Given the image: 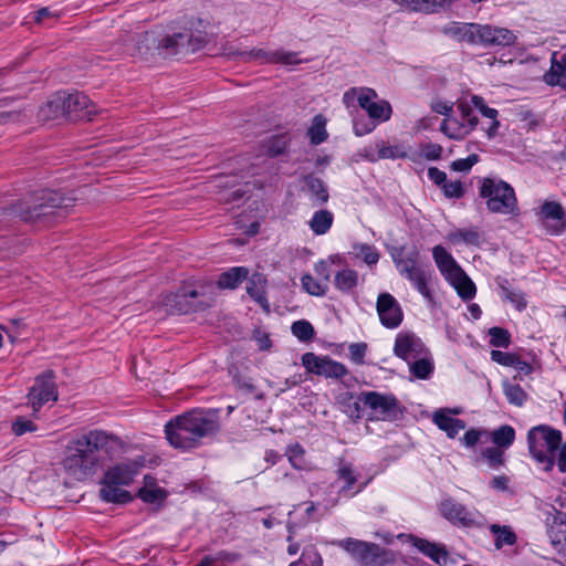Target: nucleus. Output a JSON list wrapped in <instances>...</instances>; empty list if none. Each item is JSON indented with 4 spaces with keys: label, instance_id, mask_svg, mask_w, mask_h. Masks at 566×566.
Listing matches in <instances>:
<instances>
[{
    "label": "nucleus",
    "instance_id": "obj_64",
    "mask_svg": "<svg viewBox=\"0 0 566 566\" xmlns=\"http://www.w3.org/2000/svg\"><path fill=\"white\" fill-rule=\"evenodd\" d=\"M482 434H484V431L478 430V429H470L468 430L461 441L465 447H474L481 439Z\"/></svg>",
    "mask_w": 566,
    "mask_h": 566
},
{
    "label": "nucleus",
    "instance_id": "obj_9",
    "mask_svg": "<svg viewBox=\"0 0 566 566\" xmlns=\"http://www.w3.org/2000/svg\"><path fill=\"white\" fill-rule=\"evenodd\" d=\"M360 405L370 408L377 419L385 421H392L398 419L402 413L397 398L392 395H382L377 391H366L359 394L357 401L354 403L356 411V418H360L359 409Z\"/></svg>",
    "mask_w": 566,
    "mask_h": 566
},
{
    "label": "nucleus",
    "instance_id": "obj_62",
    "mask_svg": "<svg viewBox=\"0 0 566 566\" xmlns=\"http://www.w3.org/2000/svg\"><path fill=\"white\" fill-rule=\"evenodd\" d=\"M360 254L363 255V260L368 264H376L379 260L378 252L370 245L363 244L359 248Z\"/></svg>",
    "mask_w": 566,
    "mask_h": 566
},
{
    "label": "nucleus",
    "instance_id": "obj_29",
    "mask_svg": "<svg viewBox=\"0 0 566 566\" xmlns=\"http://www.w3.org/2000/svg\"><path fill=\"white\" fill-rule=\"evenodd\" d=\"M135 52L143 56L157 54L158 34L155 32H144L134 36Z\"/></svg>",
    "mask_w": 566,
    "mask_h": 566
},
{
    "label": "nucleus",
    "instance_id": "obj_46",
    "mask_svg": "<svg viewBox=\"0 0 566 566\" xmlns=\"http://www.w3.org/2000/svg\"><path fill=\"white\" fill-rule=\"evenodd\" d=\"M482 458L491 469H499L504 464V451L496 447H490L482 451Z\"/></svg>",
    "mask_w": 566,
    "mask_h": 566
},
{
    "label": "nucleus",
    "instance_id": "obj_23",
    "mask_svg": "<svg viewBox=\"0 0 566 566\" xmlns=\"http://www.w3.org/2000/svg\"><path fill=\"white\" fill-rule=\"evenodd\" d=\"M138 496L145 503L160 505L166 500L167 492L157 485L155 478L145 475L144 486L139 489Z\"/></svg>",
    "mask_w": 566,
    "mask_h": 566
},
{
    "label": "nucleus",
    "instance_id": "obj_36",
    "mask_svg": "<svg viewBox=\"0 0 566 566\" xmlns=\"http://www.w3.org/2000/svg\"><path fill=\"white\" fill-rule=\"evenodd\" d=\"M555 56L556 53L553 54L551 70L544 75V80L548 85H558L566 90V66L557 63Z\"/></svg>",
    "mask_w": 566,
    "mask_h": 566
},
{
    "label": "nucleus",
    "instance_id": "obj_49",
    "mask_svg": "<svg viewBox=\"0 0 566 566\" xmlns=\"http://www.w3.org/2000/svg\"><path fill=\"white\" fill-rule=\"evenodd\" d=\"M480 233L476 229H462L453 232L450 235V239L453 242L463 241L468 244L479 245L480 244Z\"/></svg>",
    "mask_w": 566,
    "mask_h": 566
},
{
    "label": "nucleus",
    "instance_id": "obj_38",
    "mask_svg": "<svg viewBox=\"0 0 566 566\" xmlns=\"http://www.w3.org/2000/svg\"><path fill=\"white\" fill-rule=\"evenodd\" d=\"M335 286L342 292H349L358 284V274L352 269H344L336 273Z\"/></svg>",
    "mask_w": 566,
    "mask_h": 566
},
{
    "label": "nucleus",
    "instance_id": "obj_20",
    "mask_svg": "<svg viewBox=\"0 0 566 566\" xmlns=\"http://www.w3.org/2000/svg\"><path fill=\"white\" fill-rule=\"evenodd\" d=\"M400 273L406 275L426 297L431 298V292L428 287V275L424 270L418 268L413 260H403L398 263Z\"/></svg>",
    "mask_w": 566,
    "mask_h": 566
},
{
    "label": "nucleus",
    "instance_id": "obj_53",
    "mask_svg": "<svg viewBox=\"0 0 566 566\" xmlns=\"http://www.w3.org/2000/svg\"><path fill=\"white\" fill-rule=\"evenodd\" d=\"M441 188L444 196L448 198H461L464 195V189L460 180H447Z\"/></svg>",
    "mask_w": 566,
    "mask_h": 566
},
{
    "label": "nucleus",
    "instance_id": "obj_37",
    "mask_svg": "<svg viewBox=\"0 0 566 566\" xmlns=\"http://www.w3.org/2000/svg\"><path fill=\"white\" fill-rule=\"evenodd\" d=\"M490 531L496 535L494 543L496 549H501L504 545L512 546L516 543V535L510 526L492 524Z\"/></svg>",
    "mask_w": 566,
    "mask_h": 566
},
{
    "label": "nucleus",
    "instance_id": "obj_48",
    "mask_svg": "<svg viewBox=\"0 0 566 566\" xmlns=\"http://www.w3.org/2000/svg\"><path fill=\"white\" fill-rule=\"evenodd\" d=\"M410 371L415 377L426 379L433 371V365L430 359L419 357L410 365Z\"/></svg>",
    "mask_w": 566,
    "mask_h": 566
},
{
    "label": "nucleus",
    "instance_id": "obj_26",
    "mask_svg": "<svg viewBox=\"0 0 566 566\" xmlns=\"http://www.w3.org/2000/svg\"><path fill=\"white\" fill-rule=\"evenodd\" d=\"M99 497L105 502L123 504L132 500L129 492L120 489L122 484H113L102 479Z\"/></svg>",
    "mask_w": 566,
    "mask_h": 566
},
{
    "label": "nucleus",
    "instance_id": "obj_28",
    "mask_svg": "<svg viewBox=\"0 0 566 566\" xmlns=\"http://www.w3.org/2000/svg\"><path fill=\"white\" fill-rule=\"evenodd\" d=\"M548 537L560 556L562 563L566 566V523H554L548 531Z\"/></svg>",
    "mask_w": 566,
    "mask_h": 566
},
{
    "label": "nucleus",
    "instance_id": "obj_60",
    "mask_svg": "<svg viewBox=\"0 0 566 566\" xmlns=\"http://www.w3.org/2000/svg\"><path fill=\"white\" fill-rule=\"evenodd\" d=\"M367 345L365 343H355L349 346V354L353 361L361 364L366 355Z\"/></svg>",
    "mask_w": 566,
    "mask_h": 566
},
{
    "label": "nucleus",
    "instance_id": "obj_8",
    "mask_svg": "<svg viewBox=\"0 0 566 566\" xmlns=\"http://www.w3.org/2000/svg\"><path fill=\"white\" fill-rule=\"evenodd\" d=\"M480 196L486 199V207L493 213L517 214L518 212L514 189L505 181L484 178Z\"/></svg>",
    "mask_w": 566,
    "mask_h": 566
},
{
    "label": "nucleus",
    "instance_id": "obj_25",
    "mask_svg": "<svg viewBox=\"0 0 566 566\" xmlns=\"http://www.w3.org/2000/svg\"><path fill=\"white\" fill-rule=\"evenodd\" d=\"M433 259L442 272V274L448 280L450 276H454V273L461 270V268L455 263L452 255L441 245H437L432 250Z\"/></svg>",
    "mask_w": 566,
    "mask_h": 566
},
{
    "label": "nucleus",
    "instance_id": "obj_41",
    "mask_svg": "<svg viewBox=\"0 0 566 566\" xmlns=\"http://www.w3.org/2000/svg\"><path fill=\"white\" fill-rule=\"evenodd\" d=\"M336 475L338 480H343L345 482L343 490H350L357 482V474L353 464L346 462L344 459H340L338 462Z\"/></svg>",
    "mask_w": 566,
    "mask_h": 566
},
{
    "label": "nucleus",
    "instance_id": "obj_39",
    "mask_svg": "<svg viewBox=\"0 0 566 566\" xmlns=\"http://www.w3.org/2000/svg\"><path fill=\"white\" fill-rule=\"evenodd\" d=\"M266 280L262 274H253L247 285L248 294L259 303L266 301L265 298Z\"/></svg>",
    "mask_w": 566,
    "mask_h": 566
},
{
    "label": "nucleus",
    "instance_id": "obj_13",
    "mask_svg": "<svg viewBox=\"0 0 566 566\" xmlns=\"http://www.w3.org/2000/svg\"><path fill=\"white\" fill-rule=\"evenodd\" d=\"M357 92L359 93L357 98L358 104L368 113L370 118L384 120L389 119L391 113L390 105L387 102L376 103L374 99L377 97V94L371 88H352L344 94V101L348 103Z\"/></svg>",
    "mask_w": 566,
    "mask_h": 566
},
{
    "label": "nucleus",
    "instance_id": "obj_3",
    "mask_svg": "<svg viewBox=\"0 0 566 566\" xmlns=\"http://www.w3.org/2000/svg\"><path fill=\"white\" fill-rule=\"evenodd\" d=\"M97 113L96 106L85 94L61 91L51 95L40 107L38 117L42 122H91Z\"/></svg>",
    "mask_w": 566,
    "mask_h": 566
},
{
    "label": "nucleus",
    "instance_id": "obj_27",
    "mask_svg": "<svg viewBox=\"0 0 566 566\" xmlns=\"http://www.w3.org/2000/svg\"><path fill=\"white\" fill-rule=\"evenodd\" d=\"M454 276H450L448 281L457 290L459 296L465 301L474 297L476 289L471 279L461 269Z\"/></svg>",
    "mask_w": 566,
    "mask_h": 566
},
{
    "label": "nucleus",
    "instance_id": "obj_32",
    "mask_svg": "<svg viewBox=\"0 0 566 566\" xmlns=\"http://www.w3.org/2000/svg\"><path fill=\"white\" fill-rule=\"evenodd\" d=\"M304 184L306 189L311 193L312 198L316 200L319 205H323L328 201V191L324 182L319 178L313 175H308L304 178Z\"/></svg>",
    "mask_w": 566,
    "mask_h": 566
},
{
    "label": "nucleus",
    "instance_id": "obj_44",
    "mask_svg": "<svg viewBox=\"0 0 566 566\" xmlns=\"http://www.w3.org/2000/svg\"><path fill=\"white\" fill-rule=\"evenodd\" d=\"M503 389L509 402L512 405L521 407L527 399V394L518 385L504 381Z\"/></svg>",
    "mask_w": 566,
    "mask_h": 566
},
{
    "label": "nucleus",
    "instance_id": "obj_42",
    "mask_svg": "<svg viewBox=\"0 0 566 566\" xmlns=\"http://www.w3.org/2000/svg\"><path fill=\"white\" fill-rule=\"evenodd\" d=\"M515 439V431L511 426L504 424L492 433V441L496 448H509Z\"/></svg>",
    "mask_w": 566,
    "mask_h": 566
},
{
    "label": "nucleus",
    "instance_id": "obj_22",
    "mask_svg": "<svg viewBox=\"0 0 566 566\" xmlns=\"http://www.w3.org/2000/svg\"><path fill=\"white\" fill-rule=\"evenodd\" d=\"M409 541L413 547L434 563L439 565L447 564L449 553L443 545L413 535H410Z\"/></svg>",
    "mask_w": 566,
    "mask_h": 566
},
{
    "label": "nucleus",
    "instance_id": "obj_56",
    "mask_svg": "<svg viewBox=\"0 0 566 566\" xmlns=\"http://www.w3.org/2000/svg\"><path fill=\"white\" fill-rule=\"evenodd\" d=\"M380 158L396 159L407 157V153L400 146H381L378 149Z\"/></svg>",
    "mask_w": 566,
    "mask_h": 566
},
{
    "label": "nucleus",
    "instance_id": "obj_17",
    "mask_svg": "<svg viewBox=\"0 0 566 566\" xmlns=\"http://www.w3.org/2000/svg\"><path fill=\"white\" fill-rule=\"evenodd\" d=\"M394 353L397 357L409 360L421 357L427 353L422 340L411 332L399 333L395 340Z\"/></svg>",
    "mask_w": 566,
    "mask_h": 566
},
{
    "label": "nucleus",
    "instance_id": "obj_52",
    "mask_svg": "<svg viewBox=\"0 0 566 566\" xmlns=\"http://www.w3.org/2000/svg\"><path fill=\"white\" fill-rule=\"evenodd\" d=\"M12 432L15 436H22L27 432H34L36 431L38 427L35 423L24 417H18L11 426Z\"/></svg>",
    "mask_w": 566,
    "mask_h": 566
},
{
    "label": "nucleus",
    "instance_id": "obj_45",
    "mask_svg": "<svg viewBox=\"0 0 566 566\" xmlns=\"http://www.w3.org/2000/svg\"><path fill=\"white\" fill-rule=\"evenodd\" d=\"M490 335V344L493 347H504L507 348L511 344V334L507 329L502 327H491L489 329Z\"/></svg>",
    "mask_w": 566,
    "mask_h": 566
},
{
    "label": "nucleus",
    "instance_id": "obj_2",
    "mask_svg": "<svg viewBox=\"0 0 566 566\" xmlns=\"http://www.w3.org/2000/svg\"><path fill=\"white\" fill-rule=\"evenodd\" d=\"M220 431V420L216 412L191 410L175 417L165 426L168 442L175 449L192 450Z\"/></svg>",
    "mask_w": 566,
    "mask_h": 566
},
{
    "label": "nucleus",
    "instance_id": "obj_63",
    "mask_svg": "<svg viewBox=\"0 0 566 566\" xmlns=\"http://www.w3.org/2000/svg\"><path fill=\"white\" fill-rule=\"evenodd\" d=\"M25 117V114L22 109H13L9 112H0V125L7 123H15L20 122Z\"/></svg>",
    "mask_w": 566,
    "mask_h": 566
},
{
    "label": "nucleus",
    "instance_id": "obj_59",
    "mask_svg": "<svg viewBox=\"0 0 566 566\" xmlns=\"http://www.w3.org/2000/svg\"><path fill=\"white\" fill-rule=\"evenodd\" d=\"M289 460L295 468H302L304 449L300 444H294L287 450Z\"/></svg>",
    "mask_w": 566,
    "mask_h": 566
},
{
    "label": "nucleus",
    "instance_id": "obj_43",
    "mask_svg": "<svg viewBox=\"0 0 566 566\" xmlns=\"http://www.w3.org/2000/svg\"><path fill=\"white\" fill-rule=\"evenodd\" d=\"M457 33L460 35L462 41H465L470 44H482L481 39V24L478 23H467L462 27L458 28Z\"/></svg>",
    "mask_w": 566,
    "mask_h": 566
},
{
    "label": "nucleus",
    "instance_id": "obj_14",
    "mask_svg": "<svg viewBox=\"0 0 566 566\" xmlns=\"http://www.w3.org/2000/svg\"><path fill=\"white\" fill-rule=\"evenodd\" d=\"M537 216L548 234L559 235L566 230V212L559 202L544 201Z\"/></svg>",
    "mask_w": 566,
    "mask_h": 566
},
{
    "label": "nucleus",
    "instance_id": "obj_5",
    "mask_svg": "<svg viewBox=\"0 0 566 566\" xmlns=\"http://www.w3.org/2000/svg\"><path fill=\"white\" fill-rule=\"evenodd\" d=\"M74 199L54 190H41L23 200L17 207L19 217L31 223L52 224L72 206Z\"/></svg>",
    "mask_w": 566,
    "mask_h": 566
},
{
    "label": "nucleus",
    "instance_id": "obj_24",
    "mask_svg": "<svg viewBox=\"0 0 566 566\" xmlns=\"http://www.w3.org/2000/svg\"><path fill=\"white\" fill-rule=\"evenodd\" d=\"M433 422L437 427L444 431L451 439L465 428V422L458 418H452L446 410H439L433 413Z\"/></svg>",
    "mask_w": 566,
    "mask_h": 566
},
{
    "label": "nucleus",
    "instance_id": "obj_40",
    "mask_svg": "<svg viewBox=\"0 0 566 566\" xmlns=\"http://www.w3.org/2000/svg\"><path fill=\"white\" fill-rule=\"evenodd\" d=\"M326 119L323 115H316L313 118L312 125L308 128V136L313 145H318L327 138V132L325 129Z\"/></svg>",
    "mask_w": 566,
    "mask_h": 566
},
{
    "label": "nucleus",
    "instance_id": "obj_54",
    "mask_svg": "<svg viewBox=\"0 0 566 566\" xmlns=\"http://www.w3.org/2000/svg\"><path fill=\"white\" fill-rule=\"evenodd\" d=\"M9 324L10 326L0 325V329H2L8 335L11 343H14L17 340V335L21 329L25 327V324L21 318H12L9 321Z\"/></svg>",
    "mask_w": 566,
    "mask_h": 566
},
{
    "label": "nucleus",
    "instance_id": "obj_6",
    "mask_svg": "<svg viewBox=\"0 0 566 566\" xmlns=\"http://www.w3.org/2000/svg\"><path fill=\"white\" fill-rule=\"evenodd\" d=\"M216 287L211 282L189 281L164 297L167 311L176 314H189L209 308L214 303Z\"/></svg>",
    "mask_w": 566,
    "mask_h": 566
},
{
    "label": "nucleus",
    "instance_id": "obj_55",
    "mask_svg": "<svg viewBox=\"0 0 566 566\" xmlns=\"http://www.w3.org/2000/svg\"><path fill=\"white\" fill-rule=\"evenodd\" d=\"M479 161V156L472 154L467 158L452 161L451 169L454 171H469Z\"/></svg>",
    "mask_w": 566,
    "mask_h": 566
},
{
    "label": "nucleus",
    "instance_id": "obj_33",
    "mask_svg": "<svg viewBox=\"0 0 566 566\" xmlns=\"http://www.w3.org/2000/svg\"><path fill=\"white\" fill-rule=\"evenodd\" d=\"M333 213L328 210H318L314 213L313 218L310 221L311 230L317 234H325L333 224Z\"/></svg>",
    "mask_w": 566,
    "mask_h": 566
},
{
    "label": "nucleus",
    "instance_id": "obj_57",
    "mask_svg": "<svg viewBox=\"0 0 566 566\" xmlns=\"http://www.w3.org/2000/svg\"><path fill=\"white\" fill-rule=\"evenodd\" d=\"M471 103L476 107L481 114L488 118L495 119L497 116V111L495 108H491L486 106L483 97L479 95H473L471 97Z\"/></svg>",
    "mask_w": 566,
    "mask_h": 566
},
{
    "label": "nucleus",
    "instance_id": "obj_51",
    "mask_svg": "<svg viewBox=\"0 0 566 566\" xmlns=\"http://www.w3.org/2000/svg\"><path fill=\"white\" fill-rule=\"evenodd\" d=\"M302 285L307 293L315 296L324 295L327 289V284L315 280L310 274H305L302 276Z\"/></svg>",
    "mask_w": 566,
    "mask_h": 566
},
{
    "label": "nucleus",
    "instance_id": "obj_16",
    "mask_svg": "<svg viewBox=\"0 0 566 566\" xmlns=\"http://www.w3.org/2000/svg\"><path fill=\"white\" fill-rule=\"evenodd\" d=\"M376 310L380 323L387 328L398 327L403 318L402 310L396 298L389 293L378 295Z\"/></svg>",
    "mask_w": 566,
    "mask_h": 566
},
{
    "label": "nucleus",
    "instance_id": "obj_19",
    "mask_svg": "<svg viewBox=\"0 0 566 566\" xmlns=\"http://www.w3.org/2000/svg\"><path fill=\"white\" fill-rule=\"evenodd\" d=\"M140 467L142 464L137 461L118 463L109 467L105 471L103 479L113 484L128 485L133 482L134 476L138 473Z\"/></svg>",
    "mask_w": 566,
    "mask_h": 566
},
{
    "label": "nucleus",
    "instance_id": "obj_34",
    "mask_svg": "<svg viewBox=\"0 0 566 566\" xmlns=\"http://www.w3.org/2000/svg\"><path fill=\"white\" fill-rule=\"evenodd\" d=\"M440 130L450 139L460 140L468 136L465 124L457 118L447 117L442 120Z\"/></svg>",
    "mask_w": 566,
    "mask_h": 566
},
{
    "label": "nucleus",
    "instance_id": "obj_21",
    "mask_svg": "<svg viewBox=\"0 0 566 566\" xmlns=\"http://www.w3.org/2000/svg\"><path fill=\"white\" fill-rule=\"evenodd\" d=\"M481 39L484 45H512L516 41V35L506 28L481 24Z\"/></svg>",
    "mask_w": 566,
    "mask_h": 566
},
{
    "label": "nucleus",
    "instance_id": "obj_15",
    "mask_svg": "<svg viewBox=\"0 0 566 566\" xmlns=\"http://www.w3.org/2000/svg\"><path fill=\"white\" fill-rule=\"evenodd\" d=\"M302 364L306 368L307 371L331 377V378H342L347 375V368L335 360H332L329 357H319L314 353H305L302 356Z\"/></svg>",
    "mask_w": 566,
    "mask_h": 566
},
{
    "label": "nucleus",
    "instance_id": "obj_30",
    "mask_svg": "<svg viewBox=\"0 0 566 566\" xmlns=\"http://www.w3.org/2000/svg\"><path fill=\"white\" fill-rule=\"evenodd\" d=\"M289 139L285 135H273L261 144V151L270 157H277L285 153Z\"/></svg>",
    "mask_w": 566,
    "mask_h": 566
},
{
    "label": "nucleus",
    "instance_id": "obj_10",
    "mask_svg": "<svg viewBox=\"0 0 566 566\" xmlns=\"http://www.w3.org/2000/svg\"><path fill=\"white\" fill-rule=\"evenodd\" d=\"M338 546L357 557L361 564L367 566H385L392 562V558L388 557V551L375 543L345 538L338 542Z\"/></svg>",
    "mask_w": 566,
    "mask_h": 566
},
{
    "label": "nucleus",
    "instance_id": "obj_50",
    "mask_svg": "<svg viewBox=\"0 0 566 566\" xmlns=\"http://www.w3.org/2000/svg\"><path fill=\"white\" fill-rule=\"evenodd\" d=\"M292 333L302 342H308L314 336V328L307 321H296L292 324Z\"/></svg>",
    "mask_w": 566,
    "mask_h": 566
},
{
    "label": "nucleus",
    "instance_id": "obj_61",
    "mask_svg": "<svg viewBox=\"0 0 566 566\" xmlns=\"http://www.w3.org/2000/svg\"><path fill=\"white\" fill-rule=\"evenodd\" d=\"M422 155L429 160H437L441 157L442 147L438 144H424L421 146Z\"/></svg>",
    "mask_w": 566,
    "mask_h": 566
},
{
    "label": "nucleus",
    "instance_id": "obj_11",
    "mask_svg": "<svg viewBox=\"0 0 566 566\" xmlns=\"http://www.w3.org/2000/svg\"><path fill=\"white\" fill-rule=\"evenodd\" d=\"M59 392L52 370L39 375L28 392V403L31 406L34 416L44 403L50 400L56 401Z\"/></svg>",
    "mask_w": 566,
    "mask_h": 566
},
{
    "label": "nucleus",
    "instance_id": "obj_1",
    "mask_svg": "<svg viewBox=\"0 0 566 566\" xmlns=\"http://www.w3.org/2000/svg\"><path fill=\"white\" fill-rule=\"evenodd\" d=\"M124 452L125 443L119 437L92 429L67 441L60 464L69 479L84 482L93 479Z\"/></svg>",
    "mask_w": 566,
    "mask_h": 566
},
{
    "label": "nucleus",
    "instance_id": "obj_4",
    "mask_svg": "<svg viewBox=\"0 0 566 566\" xmlns=\"http://www.w3.org/2000/svg\"><path fill=\"white\" fill-rule=\"evenodd\" d=\"M207 25L208 22L200 18H190L180 30L158 35L157 55L169 59L203 49L212 40Z\"/></svg>",
    "mask_w": 566,
    "mask_h": 566
},
{
    "label": "nucleus",
    "instance_id": "obj_7",
    "mask_svg": "<svg viewBox=\"0 0 566 566\" xmlns=\"http://www.w3.org/2000/svg\"><path fill=\"white\" fill-rule=\"evenodd\" d=\"M562 442L559 430L546 424L533 427L527 433L528 449L533 458L549 471L554 467V453Z\"/></svg>",
    "mask_w": 566,
    "mask_h": 566
},
{
    "label": "nucleus",
    "instance_id": "obj_18",
    "mask_svg": "<svg viewBox=\"0 0 566 566\" xmlns=\"http://www.w3.org/2000/svg\"><path fill=\"white\" fill-rule=\"evenodd\" d=\"M440 513L444 518L453 524H458L464 527L475 525V520L464 505L458 503L451 499H447L440 504Z\"/></svg>",
    "mask_w": 566,
    "mask_h": 566
},
{
    "label": "nucleus",
    "instance_id": "obj_12",
    "mask_svg": "<svg viewBox=\"0 0 566 566\" xmlns=\"http://www.w3.org/2000/svg\"><path fill=\"white\" fill-rule=\"evenodd\" d=\"M224 55L229 59L240 60L243 62H250L252 60H259L263 63H282L285 65L297 64L301 60L297 57L295 52L285 51H273L269 52L263 49H252L251 51L241 52L233 51L231 49H224Z\"/></svg>",
    "mask_w": 566,
    "mask_h": 566
},
{
    "label": "nucleus",
    "instance_id": "obj_58",
    "mask_svg": "<svg viewBox=\"0 0 566 566\" xmlns=\"http://www.w3.org/2000/svg\"><path fill=\"white\" fill-rule=\"evenodd\" d=\"M517 355L501 350H492L491 352V358L493 361L503 365V366H510L512 367L515 364Z\"/></svg>",
    "mask_w": 566,
    "mask_h": 566
},
{
    "label": "nucleus",
    "instance_id": "obj_47",
    "mask_svg": "<svg viewBox=\"0 0 566 566\" xmlns=\"http://www.w3.org/2000/svg\"><path fill=\"white\" fill-rule=\"evenodd\" d=\"M500 287L505 300L511 302L517 311L521 312L526 307L527 301L523 292L510 290L505 284H500Z\"/></svg>",
    "mask_w": 566,
    "mask_h": 566
},
{
    "label": "nucleus",
    "instance_id": "obj_31",
    "mask_svg": "<svg viewBox=\"0 0 566 566\" xmlns=\"http://www.w3.org/2000/svg\"><path fill=\"white\" fill-rule=\"evenodd\" d=\"M395 3L405 6L413 11L432 12L451 3V0H392Z\"/></svg>",
    "mask_w": 566,
    "mask_h": 566
},
{
    "label": "nucleus",
    "instance_id": "obj_35",
    "mask_svg": "<svg viewBox=\"0 0 566 566\" xmlns=\"http://www.w3.org/2000/svg\"><path fill=\"white\" fill-rule=\"evenodd\" d=\"M248 275V270L244 268H232L222 273L217 282L220 289H235L242 280Z\"/></svg>",
    "mask_w": 566,
    "mask_h": 566
}]
</instances>
